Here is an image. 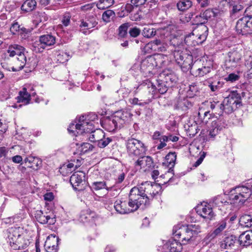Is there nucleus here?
Here are the masks:
<instances>
[{"mask_svg":"<svg viewBox=\"0 0 252 252\" xmlns=\"http://www.w3.org/2000/svg\"><path fill=\"white\" fill-rule=\"evenodd\" d=\"M87 21L89 23L90 25V28L95 27L98 24L97 21V17L95 15H89L87 17Z\"/></svg>","mask_w":252,"mask_h":252,"instance_id":"obj_55","label":"nucleus"},{"mask_svg":"<svg viewBox=\"0 0 252 252\" xmlns=\"http://www.w3.org/2000/svg\"><path fill=\"white\" fill-rule=\"evenodd\" d=\"M24 162L28 167L37 170L42 166V160L37 157L30 156L24 159Z\"/></svg>","mask_w":252,"mask_h":252,"instance_id":"obj_26","label":"nucleus"},{"mask_svg":"<svg viewBox=\"0 0 252 252\" xmlns=\"http://www.w3.org/2000/svg\"><path fill=\"white\" fill-rule=\"evenodd\" d=\"M137 89L143 93V97L148 103L151 102L153 98L158 97L156 86L149 80H147L143 82L139 85Z\"/></svg>","mask_w":252,"mask_h":252,"instance_id":"obj_11","label":"nucleus"},{"mask_svg":"<svg viewBox=\"0 0 252 252\" xmlns=\"http://www.w3.org/2000/svg\"><path fill=\"white\" fill-rule=\"evenodd\" d=\"M162 34L164 36L167 45L169 44L174 47H178L182 43L181 32L177 30V27L174 25H169L162 29Z\"/></svg>","mask_w":252,"mask_h":252,"instance_id":"obj_4","label":"nucleus"},{"mask_svg":"<svg viewBox=\"0 0 252 252\" xmlns=\"http://www.w3.org/2000/svg\"><path fill=\"white\" fill-rule=\"evenodd\" d=\"M240 76L235 73H230L229 74L227 77L225 78V80L227 81H230L231 82H234L238 80H239Z\"/></svg>","mask_w":252,"mask_h":252,"instance_id":"obj_64","label":"nucleus"},{"mask_svg":"<svg viewBox=\"0 0 252 252\" xmlns=\"http://www.w3.org/2000/svg\"><path fill=\"white\" fill-rule=\"evenodd\" d=\"M192 6V2L190 0H180L177 4L178 9L180 11H184L188 9Z\"/></svg>","mask_w":252,"mask_h":252,"instance_id":"obj_46","label":"nucleus"},{"mask_svg":"<svg viewBox=\"0 0 252 252\" xmlns=\"http://www.w3.org/2000/svg\"><path fill=\"white\" fill-rule=\"evenodd\" d=\"M126 149L129 156L133 158H138L144 155L146 151V148L144 144L135 138L128 139L126 143Z\"/></svg>","mask_w":252,"mask_h":252,"instance_id":"obj_7","label":"nucleus"},{"mask_svg":"<svg viewBox=\"0 0 252 252\" xmlns=\"http://www.w3.org/2000/svg\"><path fill=\"white\" fill-rule=\"evenodd\" d=\"M229 7L231 14H235L242 10L243 7L239 3V0H230Z\"/></svg>","mask_w":252,"mask_h":252,"instance_id":"obj_40","label":"nucleus"},{"mask_svg":"<svg viewBox=\"0 0 252 252\" xmlns=\"http://www.w3.org/2000/svg\"><path fill=\"white\" fill-rule=\"evenodd\" d=\"M229 196L230 204L242 205L252 195V188L250 185L236 187Z\"/></svg>","mask_w":252,"mask_h":252,"instance_id":"obj_3","label":"nucleus"},{"mask_svg":"<svg viewBox=\"0 0 252 252\" xmlns=\"http://www.w3.org/2000/svg\"><path fill=\"white\" fill-rule=\"evenodd\" d=\"M115 16V12L112 10H107L103 12L102 15L103 21L108 23Z\"/></svg>","mask_w":252,"mask_h":252,"instance_id":"obj_48","label":"nucleus"},{"mask_svg":"<svg viewBox=\"0 0 252 252\" xmlns=\"http://www.w3.org/2000/svg\"><path fill=\"white\" fill-rule=\"evenodd\" d=\"M238 243V240L234 236L231 235L226 237L221 242L220 247L223 249H233L236 243Z\"/></svg>","mask_w":252,"mask_h":252,"instance_id":"obj_30","label":"nucleus"},{"mask_svg":"<svg viewBox=\"0 0 252 252\" xmlns=\"http://www.w3.org/2000/svg\"><path fill=\"white\" fill-rule=\"evenodd\" d=\"M138 158V159L134 163L135 167H140L144 171L149 170L154 167L153 160L151 157L142 155Z\"/></svg>","mask_w":252,"mask_h":252,"instance_id":"obj_16","label":"nucleus"},{"mask_svg":"<svg viewBox=\"0 0 252 252\" xmlns=\"http://www.w3.org/2000/svg\"><path fill=\"white\" fill-rule=\"evenodd\" d=\"M56 42V37L49 34L41 35L39 40L33 43L32 47L36 52H42L47 46L53 45Z\"/></svg>","mask_w":252,"mask_h":252,"instance_id":"obj_13","label":"nucleus"},{"mask_svg":"<svg viewBox=\"0 0 252 252\" xmlns=\"http://www.w3.org/2000/svg\"><path fill=\"white\" fill-rule=\"evenodd\" d=\"M129 102L132 104L140 106H144L145 104H148L147 101H146L145 99L139 100L138 98L136 97L129 99Z\"/></svg>","mask_w":252,"mask_h":252,"instance_id":"obj_60","label":"nucleus"},{"mask_svg":"<svg viewBox=\"0 0 252 252\" xmlns=\"http://www.w3.org/2000/svg\"><path fill=\"white\" fill-rule=\"evenodd\" d=\"M162 139L163 140V141H171L174 142L178 141L179 137L175 135L169 134L168 135L162 136Z\"/></svg>","mask_w":252,"mask_h":252,"instance_id":"obj_62","label":"nucleus"},{"mask_svg":"<svg viewBox=\"0 0 252 252\" xmlns=\"http://www.w3.org/2000/svg\"><path fill=\"white\" fill-rule=\"evenodd\" d=\"M26 57L24 54V52H23L18 56L15 63V69H13V71H17L23 69L26 64Z\"/></svg>","mask_w":252,"mask_h":252,"instance_id":"obj_36","label":"nucleus"},{"mask_svg":"<svg viewBox=\"0 0 252 252\" xmlns=\"http://www.w3.org/2000/svg\"><path fill=\"white\" fill-rule=\"evenodd\" d=\"M203 17H204L207 22L212 17H215L217 15V12L214 10L208 9L202 12Z\"/></svg>","mask_w":252,"mask_h":252,"instance_id":"obj_56","label":"nucleus"},{"mask_svg":"<svg viewBox=\"0 0 252 252\" xmlns=\"http://www.w3.org/2000/svg\"><path fill=\"white\" fill-rule=\"evenodd\" d=\"M130 24L129 23H125L121 25L118 28V36L120 38L125 37L127 34V30Z\"/></svg>","mask_w":252,"mask_h":252,"instance_id":"obj_44","label":"nucleus"},{"mask_svg":"<svg viewBox=\"0 0 252 252\" xmlns=\"http://www.w3.org/2000/svg\"><path fill=\"white\" fill-rule=\"evenodd\" d=\"M17 102L22 103L24 105H27L30 103L31 100V94L27 91L26 88H23L19 92V95L17 97Z\"/></svg>","mask_w":252,"mask_h":252,"instance_id":"obj_32","label":"nucleus"},{"mask_svg":"<svg viewBox=\"0 0 252 252\" xmlns=\"http://www.w3.org/2000/svg\"><path fill=\"white\" fill-rule=\"evenodd\" d=\"M176 157L175 152H170L166 156L165 161L163 164L168 167V173H172L173 171V168L175 164Z\"/></svg>","mask_w":252,"mask_h":252,"instance_id":"obj_29","label":"nucleus"},{"mask_svg":"<svg viewBox=\"0 0 252 252\" xmlns=\"http://www.w3.org/2000/svg\"><path fill=\"white\" fill-rule=\"evenodd\" d=\"M241 53L238 51L233 50L228 53V58L226 60L227 67H233L237 65L241 59Z\"/></svg>","mask_w":252,"mask_h":252,"instance_id":"obj_17","label":"nucleus"},{"mask_svg":"<svg viewBox=\"0 0 252 252\" xmlns=\"http://www.w3.org/2000/svg\"><path fill=\"white\" fill-rule=\"evenodd\" d=\"M164 76V79L162 80L169 87L173 86V84L176 83L177 78L175 75L172 73L165 74L163 73L160 75V77Z\"/></svg>","mask_w":252,"mask_h":252,"instance_id":"obj_39","label":"nucleus"},{"mask_svg":"<svg viewBox=\"0 0 252 252\" xmlns=\"http://www.w3.org/2000/svg\"><path fill=\"white\" fill-rule=\"evenodd\" d=\"M221 103L222 105H223V107H224V111L225 113H231L234 111V110L236 109V107L233 106L232 104H229V102H227L225 98L224 99L223 102Z\"/></svg>","mask_w":252,"mask_h":252,"instance_id":"obj_50","label":"nucleus"},{"mask_svg":"<svg viewBox=\"0 0 252 252\" xmlns=\"http://www.w3.org/2000/svg\"><path fill=\"white\" fill-rule=\"evenodd\" d=\"M159 36L158 38L151 41L146 44L145 49H150L155 52H164L165 51L168 47L167 43L164 36L162 34V29L158 30Z\"/></svg>","mask_w":252,"mask_h":252,"instance_id":"obj_14","label":"nucleus"},{"mask_svg":"<svg viewBox=\"0 0 252 252\" xmlns=\"http://www.w3.org/2000/svg\"><path fill=\"white\" fill-rule=\"evenodd\" d=\"M103 127L110 132H113L119 127L118 123L113 116L106 118L102 122Z\"/></svg>","mask_w":252,"mask_h":252,"instance_id":"obj_24","label":"nucleus"},{"mask_svg":"<svg viewBox=\"0 0 252 252\" xmlns=\"http://www.w3.org/2000/svg\"><path fill=\"white\" fill-rule=\"evenodd\" d=\"M226 100L229 104H232L237 108L238 106H240L241 104V97L240 95L236 92H232L229 95L225 98Z\"/></svg>","mask_w":252,"mask_h":252,"instance_id":"obj_31","label":"nucleus"},{"mask_svg":"<svg viewBox=\"0 0 252 252\" xmlns=\"http://www.w3.org/2000/svg\"><path fill=\"white\" fill-rule=\"evenodd\" d=\"M112 141V139L111 138L105 137L104 135L103 137L101 138L100 140L97 142V146L100 148H104Z\"/></svg>","mask_w":252,"mask_h":252,"instance_id":"obj_52","label":"nucleus"},{"mask_svg":"<svg viewBox=\"0 0 252 252\" xmlns=\"http://www.w3.org/2000/svg\"><path fill=\"white\" fill-rule=\"evenodd\" d=\"M20 227L11 228L8 236L11 247L14 250H19L27 247V242L21 235Z\"/></svg>","mask_w":252,"mask_h":252,"instance_id":"obj_5","label":"nucleus"},{"mask_svg":"<svg viewBox=\"0 0 252 252\" xmlns=\"http://www.w3.org/2000/svg\"><path fill=\"white\" fill-rule=\"evenodd\" d=\"M92 188L93 189L95 190H100L105 188L107 189L105 182H94L92 185Z\"/></svg>","mask_w":252,"mask_h":252,"instance_id":"obj_57","label":"nucleus"},{"mask_svg":"<svg viewBox=\"0 0 252 252\" xmlns=\"http://www.w3.org/2000/svg\"><path fill=\"white\" fill-rule=\"evenodd\" d=\"M132 116L127 111L119 110L115 113L113 116L117 121L119 127H121L123 125L128 121Z\"/></svg>","mask_w":252,"mask_h":252,"instance_id":"obj_20","label":"nucleus"},{"mask_svg":"<svg viewBox=\"0 0 252 252\" xmlns=\"http://www.w3.org/2000/svg\"><path fill=\"white\" fill-rule=\"evenodd\" d=\"M201 63V61H197L192 67L191 74L197 76H203L204 75L208 73L211 71V68L209 66H202V67H197L199 64Z\"/></svg>","mask_w":252,"mask_h":252,"instance_id":"obj_27","label":"nucleus"},{"mask_svg":"<svg viewBox=\"0 0 252 252\" xmlns=\"http://www.w3.org/2000/svg\"><path fill=\"white\" fill-rule=\"evenodd\" d=\"M59 238L54 236L48 237L45 242L44 248L47 252H57Z\"/></svg>","mask_w":252,"mask_h":252,"instance_id":"obj_21","label":"nucleus"},{"mask_svg":"<svg viewBox=\"0 0 252 252\" xmlns=\"http://www.w3.org/2000/svg\"><path fill=\"white\" fill-rule=\"evenodd\" d=\"M74 126L77 134H82L84 133L89 134L92 131H94L93 124L91 122H88L84 116L79 117L78 123L75 125L74 124H71L69 125L67 129L70 133H74V130L72 129Z\"/></svg>","mask_w":252,"mask_h":252,"instance_id":"obj_9","label":"nucleus"},{"mask_svg":"<svg viewBox=\"0 0 252 252\" xmlns=\"http://www.w3.org/2000/svg\"><path fill=\"white\" fill-rule=\"evenodd\" d=\"M162 56L158 55L155 56H149L143 60L139 64H135L131 68V70L136 69L140 66L139 70L144 72H150L155 66H159V60Z\"/></svg>","mask_w":252,"mask_h":252,"instance_id":"obj_8","label":"nucleus"},{"mask_svg":"<svg viewBox=\"0 0 252 252\" xmlns=\"http://www.w3.org/2000/svg\"><path fill=\"white\" fill-rule=\"evenodd\" d=\"M165 252H180L182 249L180 242L175 239L169 240L164 245Z\"/></svg>","mask_w":252,"mask_h":252,"instance_id":"obj_22","label":"nucleus"},{"mask_svg":"<svg viewBox=\"0 0 252 252\" xmlns=\"http://www.w3.org/2000/svg\"><path fill=\"white\" fill-rule=\"evenodd\" d=\"M114 0H99L96 6L98 9H105L114 4Z\"/></svg>","mask_w":252,"mask_h":252,"instance_id":"obj_45","label":"nucleus"},{"mask_svg":"<svg viewBox=\"0 0 252 252\" xmlns=\"http://www.w3.org/2000/svg\"><path fill=\"white\" fill-rule=\"evenodd\" d=\"M71 17V15L70 12H65L63 16V18L62 20V23L63 25V26L67 27L70 23V18Z\"/></svg>","mask_w":252,"mask_h":252,"instance_id":"obj_58","label":"nucleus"},{"mask_svg":"<svg viewBox=\"0 0 252 252\" xmlns=\"http://www.w3.org/2000/svg\"><path fill=\"white\" fill-rule=\"evenodd\" d=\"M198 92V88L195 84H192L189 86V89L187 91V96L189 97H192L196 95Z\"/></svg>","mask_w":252,"mask_h":252,"instance_id":"obj_53","label":"nucleus"},{"mask_svg":"<svg viewBox=\"0 0 252 252\" xmlns=\"http://www.w3.org/2000/svg\"><path fill=\"white\" fill-rule=\"evenodd\" d=\"M80 22L81 23L79 25L80 32L85 35H88L91 33L92 31H90L89 30L92 28H90L91 26L89 23L87 21H85L84 20H81Z\"/></svg>","mask_w":252,"mask_h":252,"instance_id":"obj_43","label":"nucleus"},{"mask_svg":"<svg viewBox=\"0 0 252 252\" xmlns=\"http://www.w3.org/2000/svg\"><path fill=\"white\" fill-rule=\"evenodd\" d=\"M226 198L225 195H218L214 197L211 202L213 207H218L219 210H222L223 207L230 203V200L228 201Z\"/></svg>","mask_w":252,"mask_h":252,"instance_id":"obj_28","label":"nucleus"},{"mask_svg":"<svg viewBox=\"0 0 252 252\" xmlns=\"http://www.w3.org/2000/svg\"><path fill=\"white\" fill-rule=\"evenodd\" d=\"M35 217L38 222L42 224H53L55 222V219L53 215L47 212L44 213L41 210L36 211Z\"/></svg>","mask_w":252,"mask_h":252,"instance_id":"obj_19","label":"nucleus"},{"mask_svg":"<svg viewBox=\"0 0 252 252\" xmlns=\"http://www.w3.org/2000/svg\"><path fill=\"white\" fill-rule=\"evenodd\" d=\"M222 86V84L220 83V81L217 82H214L210 84L209 85V88L211 90L212 92H215L218 90H219Z\"/></svg>","mask_w":252,"mask_h":252,"instance_id":"obj_63","label":"nucleus"},{"mask_svg":"<svg viewBox=\"0 0 252 252\" xmlns=\"http://www.w3.org/2000/svg\"><path fill=\"white\" fill-rule=\"evenodd\" d=\"M191 105V103L189 102L187 99L179 100L178 101L177 106L178 108L184 109V107H188Z\"/></svg>","mask_w":252,"mask_h":252,"instance_id":"obj_59","label":"nucleus"},{"mask_svg":"<svg viewBox=\"0 0 252 252\" xmlns=\"http://www.w3.org/2000/svg\"><path fill=\"white\" fill-rule=\"evenodd\" d=\"M238 243L240 246L247 247L252 245V230L242 233L239 237Z\"/></svg>","mask_w":252,"mask_h":252,"instance_id":"obj_25","label":"nucleus"},{"mask_svg":"<svg viewBox=\"0 0 252 252\" xmlns=\"http://www.w3.org/2000/svg\"><path fill=\"white\" fill-rule=\"evenodd\" d=\"M197 213L207 220H211L215 216L212 208L209 204L201 205L197 207Z\"/></svg>","mask_w":252,"mask_h":252,"instance_id":"obj_18","label":"nucleus"},{"mask_svg":"<svg viewBox=\"0 0 252 252\" xmlns=\"http://www.w3.org/2000/svg\"><path fill=\"white\" fill-rule=\"evenodd\" d=\"M236 30L238 33L242 35L252 34V14L238 20L236 25Z\"/></svg>","mask_w":252,"mask_h":252,"instance_id":"obj_12","label":"nucleus"},{"mask_svg":"<svg viewBox=\"0 0 252 252\" xmlns=\"http://www.w3.org/2000/svg\"><path fill=\"white\" fill-rule=\"evenodd\" d=\"M226 226V220L225 219L220 221L216 226L215 230L212 233H209L206 238L209 240L214 239L221 233L222 231L225 228Z\"/></svg>","mask_w":252,"mask_h":252,"instance_id":"obj_23","label":"nucleus"},{"mask_svg":"<svg viewBox=\"0 0 252 252\" xmlns=\"http://www.w3.org/2000/svg\"><path fill=\"white\" fill-rule=\"evenodd\" d=\"M69 55L66 52H61L57 56V60L60 63H64L69 59Z\"/></svg>","mask_w":252,"mask_h":252,"instance_id":"obj_51","label":"nucleus"},{"mask_svg":"<svg viewBox=\"0 0 252 252\" xmlns=\"http://www.w3.org/2000/svg\"><path fill=\"white\" fill-rule=\"evenodd\" d=\"M208 28L205 25L197 27L196 30L198 32V39L199 40L197 41V43H201L206 40L208 35Z\"/></svg>","mask_w":252,"mask_h":252,"instance_id":"obj_35","label":"nucleus"},{"mask_svg":"<svg viewBox=\"0 0 252 252\" xmlns=\"http://www.w3.org/2000/svg\"><path fill=\"white\" fill-rule=\"evenodd\" d=\"M200 232L198 225H189L174 226L173 234L175 237L180 239L183 244H186Z\"/></svg>","mask_w":252,"mask_h":252,"instance_id":"obj_2","label":"nucleus"},{"mask_svg":"<svg viewBox=\"0 0 252 252\" xmlns=\"http://www.w3.org/2000/svg\"><path fill=\"white\" fill-rule=\"evenodd\" d=\"M131 190L129 195V202L117 200L115 202L114 208L116 211L121 214H128L138 209L140 205L137 201H131L130 198Z\"/></svg>","mask_w":252,"mask_h":252,"instance_id":"obj_10","label":"nucleus"},{"mask_svg":"<svg viewBox=\"0 0 252 252\" xmlns=\"http://www.w3.org/2000/svg\"><path fill=\"white\" fill-rule=\"evenodd\" d=\"M239 223L243 227H250L252 226V218L250 215H243L240 217Z\"/></svg>","mask_w":252,"mask_h":252,"instance_id":"obj_42","label":"nucleus"},{"mask_svg":"<svg viewBox=\"0 0 252 252\" xmlns=\"http://www.w3.org/2000/svg\"><path fill=\"white\" fill-rule=\"evenodd\" d=\"M128 33L131 37L135 38L140 35L141 30L137 27H133L129 29Z\"/></svg>","mask_w":252,"mask_h":252,"instance_id":"obj_61","label":"nucleus"},{"mask_svg":"<svg viewBox=\"0 0 252 252\" xmlns=\"http://www.w3.org/2000/svg\"><path fill=\"white\" fill-rule=\"evenodd\" d=\"M220 122L217 120H214L212 122L211 125L209 129V136L211 138H214L221 129L222 127L220 126Z\"/></svg>","mask_w":252,"mask_h":252,"instance_id":"obj_33","label":"nucleus"},{"mask_svg":"<svg viewBox=\"0 0 252 252\" xmlns=\"http://www.w3.org/2000/svg\"><path fill=\"white\" fill-rule=\"evenodd\" d=\"M193 16V13H189V18L193 19V24L197 25V27L204 25V24L207 22L205 18L203 17L202 12H201L199 15H196L194 18Z\"/></svg>","mask_w":252,"mask_h":252,"instance_id":"obj_38","label":"nucleus"},{"mask_svg":"<svg viewBox=\"0 0 252 252\" xmlns=\"http://www.w3.org/2000/svg\"><path fill=\"white\" fill-rule=\"evenodd\" d=\"M81 152L82 153H86L89 151H93L94 147L89 143H82L80 144Z\"/></svg>","mask_w":252,"mask_h":252,"instance_id":"obj_54","label":"nucleus"},{"mask_svg":"<svg viewBox=\"0 0 252 252\" xmlns=\"http://www.w3.org/2000/svg\"><path fill=\"white\" fill-rule=\"evenodd\" d=\"M157 34V31L155 29L145 27L143 30L142 34L146 38H152Z\"/></svg>","mask_w":252,"mask_h":252,"instance_id":"obj_49","label":"nucleus"},{"mask_svg":"<svg viewBox=\"0 0 252 252\" xmlns=\"http://www.w3.org/2000/svg\"><path fill=\"white\" fill-rule=\"evenodd\" d=\"M24 48L22 46L17 44L12 45L8 47L7 53L9 56L13 57L15 55L18 56L20 53L24 52Z\"/></svg>","mask_w":252,"mask_h":252,"instance_id":"obj_37","label":"nucleus"},{"mask_svg":"<svg viewBox=\"0 0 252 252\" xmlns=\"http://www.w3.org/2000/svg\"><path fill=\"white\" fill-rule=\"evenodd\" d=\"M174 57L176 62L184 72H187L190 70L191 73L192 67L197 61L194 63L193 62V57L192 55L183 52H176L174 53Z\"/></svg>","mask_w":252,"mask_h":252,"instance_id":"obj_6","label":"nucleus"},{"mask_svg":"<svg viewBox=\"0 0 252 252\" xmlns=\"http://www.w3.org/2000/svg\"><path fill=\"white\" fill-rule=\"evenodd\" d=\"M70 183L74 189L78 191L83 190L86 186L85 173L83 171L74 173L70 178Z\"/></svg>","mask_w":252,"mask_h":252,"instance_id":"obj_15","label":"nucleus"},{"mask_svg":"<svg viewBox=\"0 0 252 252\" xmlns=\"http://www.w3.org/2000/svg\"><path fill=\"white\" fill-rule=\"evenodd\" d=\"M36 2L35 0H27L21 6V9L26 12H30L35 9Z\"/></svg>","mask_w":252,"mask_h":252,"instance_id":"obj_41","label":"nucleus"},{"mask_svg":"<svg viewBox=\"0 0 252 252\" xmlns=\"http://www.w3.org/2000/svg\"><path fill=\"white\" fill-rule=\"evenodd\" d=\"M161 187L156 183L150 182L142 183L139 187H134L131 189V201H137L139 205H148L151 200L161 191Z\"/></svg>","mask_w":252,"mask_h":252,"instance_id":"obj_1","label":"nucleus"},{"mask_svg":"<svg viewBox=\"0 0 252 252\" xmlns=\"http://www.w3.org/2000/svg\"><path fill=\"white\" fill-rule=\"evenodd\" d=\"M104 133L103 131L100 129H96V130L92 131L89 135L87 136L89 138V140L93 142H98L100 140L101 138L103 137Z\"/></svg>","mask_w":252,"mask_h":252,"instance_id":"obj_34","label":"nucleus"},{"mask_svg":"<svg viewBox=\"0 0 252 252\" xmlns=\"http://www.w3.org/2000/svg\"><path fill=\"white\" fill-rule=\"evenodd\" d=\"M157 82L158 85L156 88L158 93L160 94H164L167 92L168 88L169 87L162 80H158Z\"/></svg>","mask_w":252,"mask_h":252,"instance_id":"obj_47","label":"nucleus"}]
</instances>
